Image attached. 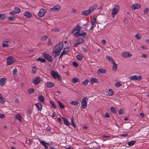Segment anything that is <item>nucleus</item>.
Listing matches in <instances>:
<instances>
[{
    "label": "nucleus",
    "instance_id": "f257e3e1",
    "mask_svg": "<svg viewBox=\"0 0 149 149\" xmlns=\"http://www.w3.org/2000/svg\"><path fill=\"white\" fill-rule=\"evenodd\" d=\"M51 75L55 79L57 78L59 81L62 80V78L61 76L59 75L57 72L53 70L51 72Z\"/></svg>",
    "mask_w": 149,
    "mask_h": 149
},
{
    "label": "nucleus",
    "instance_id": "f03ea898",
    "mask_svg": "<svg viewBox=\"0 0 149 149\" xmlns=\"http://www.w3.org/2000/svg\"><path fill=\"white\" fill-rule=\"evenodd\" d=\"M63 48V43L60 42L55 46L53 49L54 51L60 52Z\"/></svg>",
    "mask_w": 149,
    "mask_h": 149
},
{
    "label": "nucleus",
    "instance_id": "7ed1b4c3",
    "mask_svg": "<svg viewBox=\"0 0 149 149\" xmlns=\"http://www.w3.org/2000/svg\"><path fill=\"white\" fill-rule=\"evenodd\" d=\"M87 100H88V99L86 97H84L82 99L81 106L83 109L86 108L87 106Z\"/></svg>",
    "mask_w": 149,
    "mask_h": 149
},
{
    "label": "nucleus",
    "instance_id": "20e7f679",
    "mask_svg": "<svg viewBox=\"0 0 149 149\" xmlns=\"http://www.w3.org/2000/svg\"><path fill=\"white\" fill-rule=\"evenodd\" d=\"M7 64L8 65H11L15 62V59L12 56H9L7 59Z\"/></svg>",
    "mask_w": 149,
    "mask_h": 149
},
{
    "label": "nucleus",
    "instance_id": "39448f33",
    "mask_svg": "<svg viewBox=\"0 0 149 149\" xmlns=\"http://www.w3.org/2000/svg\"><path fill=\"white\" fill-rule=\"evenodd\" d=\"M129 79H130L131 80H136L139 81L141 79L142 77L141 76H137V75H135L133 76H130L129 77Z\"/></svg>",
    "mask_w": 149,
    "mask_h": 149
},
{
    "label": "nucleus",
    "instance_id": "423d86ee",
    "mask_svg": "<svg viewBox=\"0 0 149 149\" xmlns=\"http://www.w3.org/2000/svg\"><path fill=\"white\" fill-rule=\"evenodd\" d=\"M122 55L124 58H127L130 57L132 55L129 52H124L122 53Z\"/></svg>",
    "mask_w": 149,
    "mask_h": 149
},
{
    "label": "nucleus",
    "instance_id": "0eeeda50",
    "mask_svg": "<svg viewBox=\"0 0 149 149\" xmlns=\"http://www.w3.org/2000/svg\"><path fill=\"white\" fill-rule=\"evenodd\" d=\"M41 80V79L40 77H37L33 79V82L35 85H36L40 82Z\"/></svg>",
    "mask_w": 149,
    "mask_h": 149
},
{
    "label": "nucleus",
    "instance_id": "6e6552de",
    "mask_svg": "<svg viewBox=\"0 0 149 149\" xmlns=\"http://www.w3.org/2000/svg\"><path fill=\"white\" fill-rule=\"evenodd\" d=\"M44 56L45 58L49 62H51L53 60L52 58L49 54H44Z\"/></svg>",
    "mask_w": 149,
    "mask_h": 149
},
{
    "label": "nucleus",
    "instance_id": "1a4fd4ad",
    "mask_svg": "<svg viewBox=\"0 0 149 149\" xmlns=\"http://www.w3.org/2000/svg\"><path fill=\"white\" fill-rule=\"evenodd\" d=\"M47 12V10H39L38 15L40 17H43Z\"/></svg>",
    "mask_w": 149,
    "mask_h": 149
},
{
    "label": "nucleus",
    "instance_id": "9d476101",
    "mask_svg": "<svg viewBox=\"0 0 149 149\" xmlns=\"http://www.w3.org/2000/svg\"><path fill=\"white\" fill-rule=\"evenodd\" d=\"M80 30V27L79 26H76L74 28L73 32H75L77 31V32L74 33V36L76 35H77L78 33L79 32Z\"/></svg>",
    "mask_w": 149,
    "mask_h": 149
},
{
    "label": "nucleus",
    "instance_id": "9b49d317",
    "mask_svg": "<svg viewBox=\"0 0 149 149\" xmlns=\"http://www.w3.org/2000/svg\"><path fill=\"white\" fill-rule=\"evenodd\" d=\"M81 31V32H79L78 33V34H77V35H76L74 37H77L80 36H81L84 37V36L86 35V33L82 31Z\"/></svg>",
    "mask_w": 149,
    "mask_h": 149
},
{
    "label": "nucleus",
    "instance_id": "f8f14e48",
    "mask_svg": "<svg viewBox=\"0 0 149 149\" xmlns=\"http://www.w3.org/2000/svg\"><path fill=\"white\" fill-rule=\"evenodd\" d=\"M7 79L5 78H2L0 79V85L1 86L4 85Z\"/></svg>",
    "mask_w": 149,
    "mask_h": 149
},
{
    "label": "nucleus",
    "instance_id": "ddd939ff",
    "mask_svg": "<svg viewBox=\"0 0 149 149\" xmlns=\"http://www.w3.org/2000/svg\"><path fill=\"white\" fill-rule=\"evenodd\" d=\"M93 10H91V11L90 10H85L82 12L81 14L85 16L88 15L90 14L91 11L92 12Z\"/></svg>",
    "mask_w": 149,
    "mask_h": 149
},
{
    "label": "nucleus",
    "instance_id": "4468645a",
    "mask_svg": "<svg viewBox=\"0 0 149 149\" xmlns=\"http://www.w3.org/2000/svg\"><path fill=\"white\" fill-rule=\"evenodd\" d=\"M97 79L95 78L92 77L90 79V83L92 85H93L95 83H97Z\"/></svg>",
    "mask_w": 149,
    "mask_h": 149
},
{
    "label": "nucleus",
    "instance_id": "2eb2a0df",
    "mask_svg": "<svg viewBox=\"0 0 149 149\" xmlns=\"http://www.w3.org/2000/svg\"><path fill=\"white\" fill-rule=\"evenodd\" d=\"M102 138L103 139H106L104 140V139L103 140L104 141H106L107 140H110L111 139L113 138V137L111 136H106V135H103L102 136Z\"/></svg>",
    "mask_w": 149,
    "mask_h": 149
},
{
    "label": "nucleus",
    "instance_id": "dca6fc26",
    "mask_svg": "<svg viewBox=\"0 0 149 149\" xmlns=\"http://www.w3.org/2000/svg\"><path fill=\"white\" fill-rule=\"evenodd\" d=\"M24 15L27 18H30L32 16V14L29 12H25L24 13Z\"/></svg>",
    "mask_w": 149,
    "mask_h": 149
},
{
    "label": "nucleus",
    "instance_id": "f3484780",
    "mask_svg": "<svg viewBox=\"0 0 149 149\" xmlns=\"http://www.w3.org/2000/svg\"><path fill=\"white\" fill-rule=\"evenodd\" d=\"M62 118L63 121L64 123L67 126H69L70 123L68 121V120L67 119H66L64 117H62Z\"/></svg>",
    "mask_w": 149,
    "mask_h": 149
},
{
    "label": "nucleus",
    "instance_id": "a211bd4d",
    "mask_svg": "<svg viewBox=\"0 0 149 149\" xmlns=\"http://www.w3.org/2000/svg\"><path fill=\"white\" fill-rule=\"evenodd\" d=\"M46 87L47 88H51L55 86V84L54 83L51 82H47L46 84Z\"/></svg>",
    "mask_w": 149,
    "mask_h": 149
},
{
    "label": "nucleus",
    "instance_id": "6ab92c4d",
    "mask_svg": "<svg viewBox=\"0 0 149 149\" xmlns=\"http://www.w3.org/2000/svg\"><path fill=\"white\" fill-rule=\"evenodd\" d=\"M107 95L109 96H111L113 95V91L111 89L108 90L106 91Z\"/></svg>",
    "mask_w": 149,
    "mask_h": 149
},
{
    "label": "nucleus",
    "instance_id": "aec40b11",
    "mask_svg": "<svg viewBox=\"0 0 149 149\" xmlns=\"http://www.w3.org/2000/svg\"><path fill=\"white\" fill-rule=\"evenodd\" d=\"M118 12V10H112L111 15L113 18H114L115 17Z\"/></svg>",
    "mask_w": 149,
    "mask_h": 149
},
{
    "label": "nucleus",
    "instance_id": "412c9836",
    "mask_svg": "<svg viewBox=\"0 0 149 149\" xmlns=\"http://www.w3.org/2000/svg\"><path fill=\"white\" fill-rule=\"evenodd\" d=\"M60 52L57 51H54L53 52V55L54 57L55 58L56 56H58L60 55Z\"/></svg>",
    "mask_w": 149,
    "mask_h": 149
},
{
    "label": "nucleus",
    "instance_id": "4be33fe9",
    "mask_svg": "<svg viewBox=\"0 0 149 149\" xmlns=\"http://www.w3.org/2000/svg\"><path fill=\"white\" fill-rule=\"evenodd\" d=\"M35 105L39 111H40L42 110V106L40 103H36L35 104Z\"/></svg>",
    "mask_w": 149,
    "mask_h": 149
},
{
    "label": "nucleus",
    "instance_id": "5701e85b",
    "mask_svg": "<svg viewBox=\"0 0 149 149\" xmlns=\"http://www.w3.org/2000/svg\"><path fill=\"white\" fill-rule=\"evenodd\" d=\"M132 7H133L134 9H136L139 8L140 7V5L139 4L135 3L133 5Z\"/></svg>",
    "mask_w": 149,
    "mask_h": 149
},
{
    "label": "nucleus",
    "instance_id": "b1692460",
    "mask_svg": "<svg viewBox=\"0 0 149 149\" xmlns=\"http://www.w3.org/2000/svg\"><path fill=\"white\" fill-rule=\"evenodd\" d=\"M84 37H83V38H79L76 41L78 42L80 44L83 43L84 41Z\"/></svg>",
    "mask_w": 149,
    "mask_h": 149
},
{
    "label": "nucleus",
    "instance_id": "393cba45",
    "mask_svg": "<svg viewBox=\"0 0 149 149\" xmlns=\"http://www.w3.org/2000/svg\"><path fill=\"white\" fill-rule=\"evenodd\" d=\"M21 10H15V11L13 10L12 12H10V14L12 15H14L16 13H19L21 12Z\"/></svg>",
    "mask_w": 149,
    "mask_h": 149
},
{
    "label": "nucleus",
    "instance_id": "a878e982",
    "mask_svg": "<svg viewBox=\"0 0 149 149\" xmlns=\"http://www.w3.org/2000/svg\"><path fill=\"white\" fill-rule=\"evenodd\" d=\"M70 103L74 106H77L78 105V102L77 101L71 100L70 101Z\"/></svg>",
    "mask_w": 149,
    "mask_h": 149
},
{
    "label": "nucleus",
    "instance_id": "bb28decb",
    "mask_svg": "<svg viewBox=\"0 0 149 149\" xmlns=\"http://www.w3.org/2000/svg\"><path fill=\"white\" fill-rule=\"evenodd\" d=\"M107 58L110 62L112 63H114V61L111 56H108L107 57Z\"/></svg>",
    "mask_w": 149,
    "mask_h": 149
},
{
    "label": "nucleus",
    "instance_id": "cd10ccee",
    "mask_svg": "<svg viewBox=\"0 0 149 149\" xmlns=\"http://www.w3.org/2000/svg\"><path fill=\"white\" fill-rule=\"evenodd\" d=\"M40 143L42 145H43L45 147V148L46 149H47L48 148V146L46 144L47 143H46L44 141H42L40 142Z\"/></svg>",
    "mask_w": 149,
    "mask_h": 149
},
{
    "label": "nucleus",
    "instance_id": "c85d7f7f",
    "mask_svg": "<svg viewBox=\"0 0 149 149\" xmlns=\"http://www.w3.org/2000/svg\"><path fill=\"white\" fill-rule=\"evenodd\" d=\"M72 82L73 84H75L79 81V79L77 77H74L72 79Z\"/></svg>",
    "mask_w": 149,
    "mask_h": 149
},
{
    "label": "nucleus",
    "instance_id": "c756f323",
    "mask_svg": "<svg viewBox=\"0 0 149 149\" xmlns=\"http://www.w3.org/2000/svg\"><path fill=\"white\" fill-rule=\"evenodd\" d=\"M98 71L100 72V73L104 74L106 73V70L102 68H99L98 69Z\"/></svg>",
    "mask_w": 149,
    "mask_h": 149
},
{
    "label": "nucleus",
    "instance_id": "7c9ffc66",
    "mask_svg": "<svg viewBox=\"0 0 149 149\" xmlns=\"http://www.w3.org/2000/svg\"><path fill=\"white\" fill-rule=\"evenodd\" d=\"M38 99L39 100L42 102H44V97L42 95H39L38 97Z\"/></svg>",
    "mask_w": 149,
    "mask_h": 149
},
{
    "label": "nucleus",
    "instance_id": "2f4dec72",
    "mask_svg": "<svg viewBox=\"0 0 149 149\" xmlns=\"http://www.w3.org/2000/svg\"><path fill=\"white\" fill-rule=\"evenodd\" d=\"M113 68L112 70L113 71H116L117 69V66L116 64L114 62V63H113Z\"/></svg>",
    "mask_w": 149,
    "mask_h": 149
},
{
    "label": "nucleus",
    "instance_id": "473e14b6",
    "mask_svg": "<svg viewBox=\"0 0 149 149\" xmlns=\"http://www.w3.org/2000/svg\"><path fill=\"white\" fill-rule=\"evenodd\" d=\"M135 142V141L134 140H132L130 141H129L127 144L130 146H132L134 145Z\"/></svg>",
    "mask_w": 149,
    "mask_h": 149
},
{
    "label": "nucleus",
    "instance_id": "72a5a7b5",
    "mask_svg": "<svg viewBox=\"0 0 149 149\" xmlns=\"http://www.w3.org/2000/svg\"><path fill=\"white\" fill-rule=\"evenodd\" d=\"M36 60L38 61H41L42 63H45L46 61V60L44 58H38L36 59Z\"/></svg>",
    "mask_w": 149,
    "mask_h": 149
},
{
    "label": "nucleus",
    "instance_id": "f704fd0d",
    "mask_svg": "<svg viewBox=\"0 0 149 149\" xmlns=\"http://www.w3.org/2000/svg\"><path fill=\"white\" fill-rule=\"evenodd\" d=\"M15 118L17 119L19 121H21V116L20 114H18L17 115L15 116Z\"/></svg>",
    "mask_w": 149,
    "mask_h": 149
},
{
    "label": "nucleus",
    "instance_id": "c9c22d12",
    "mask_svg": "<svg viewBox=\"0 0 149 149\" xmlns=\"http://www.w3.org/2000/svg\"><path fill=\"white\" fill-rule=\"evenodd\" d=\"M6 18V17L3 14H0V19L4 20Z\"/></svg>",
    "mask_w": 149,
    "mask_h": 149
},
{
    "label": "nucleus",
    "instance_id": "e433bc0d",
    "mask_svg": "<svg viewBox=\"0 0 149 149\" xmlns=\"http://www.w3.org/2000/svg\"><path fill=\"white\" fill-rule=\"evenodd\" d=\"M61 8V7L59 6L56 5L53 8H50V9H60Z\"/></svg>",
    "mask_w": 149,
    "mask_h": 149
},
{
    "label": "nucleus",
    "instance_id": "4c0bfd02",
    "mask_svg": "<svg viewBox=\"0 0 149 149\" xmlns=\"http://www.w3.org/2000/svg\"><path fill=\"white\" fill-rule=\"evenodd\" d=\"M58 103L61 109H63L64 108V105L59 101H58Z\"/></svg>",
    "mask_w": 149,
    "mask_h": 149
},
{
    "label": "nucleus",
    "instance_id": "58836bf2",
    "mask_svg": "<svg viewBox=\"0 0 149 149\" xmlns=\"http://www.w3.org/2000/svg\"><path fill=\"white\" fill-rule=\"evenodd\" d=\"M89 81L88 79H86L85 80L82 82V84H84V85L86 86L88 84Z\"/></svg>",
    "mask_w": 149,
    "mask_h": 149
},
{
    "label": "nucleus",
    "instance_id": "ea45409f",
    "mask_svg": "<svg viewBox=\"0 0 149 149\" xmlns=\"http://www.w3.org/2000/svg\"><path fill=\"white\" fill-rule=\"evenodd\" d=\"M8 41H6L3 42V47H6L8 46Z\"/></svg>",
    "mask_w": 149,
    "mask_h": 149
},
{
    "label": "nucleus",
    "instance_id": "a19ab883",
    "mask_svg": "<svg viewBox=\"0 0 149 149\" xmlns=\"http://www.w3.org/2000/svg\"><path fill=\"white\" fill-rule=\"evenodd\" d=\"M97 4H95L90 7L88 9H95L97 8Z\"/></svg>",
    "mask_w": 149,
    "mask_h": 149
},
{
    "label": "nucleus",
    "instance_id": "79ce46f5",
    "mask_svg": "<svg viewBox=\"0 0 149 149\" xmlns=\"http://www.w3.org/2000/svg\"><path fill=\"white\" fill-rule=\"evenodd\" d=\"M8 19L10 21H14L15 20V18L13 16H10L8 17Z\"/></svg>",
    "mask_w": 149,
    "mask_h": 149
},
{
    "label": "nucleus",
    "instance_id": "37998d69",
    "mask_svg": "<svg viewBox=\"0 0 149 149\" xmlns=\"http://www.w3.org/2000/svg\"><path fill=\"white\" fill-rule=\"evenodd\" d=\"M48 38L47 36H44L40 38V40L41 41H44L46 40Z\"/></svg>",
    "mask_w": 149,
    "mask_h": 149
},
{
    "label": "nucleus",
    "instance_id": "c03bdc74",
    "mask_svg": "<svg viewBox=\"0 0 149 149\" xmlns=\"http://www.w3.org/2000/svg\"><path fill=\"white\" fill-rule=\"evenodd\" d=\"M17 70L16 68H15L13 69V75L14 77H16L17 75Z\"/></svg>",
    "mask_w": 149,
    "mask_h": 149
},
{
    "label": "nucleus",
    "instance_id": "a18cd8bd",
    "mask_svg": "<svg viewBox=\"0 0 149 149\" xmlns=\"http://www.w3.org/2000/svg\"><path fill=\"white\" fill-rule=\"evenodd\" d=\"M37 70V68L36 67H33L32 70L33 73L34 74L36 72Z\"/></svg>",
    "mask_w": 149,
    "mask_h": 149
},
{
    "label": "nucleus",
    "instance_id": "49530a36",
    "mask_svg": "<svg viewBox=\"0 0 149 149\" xmlns=\"http://www.w3.org/2000/svg\"><path fill=\"white\" fill-rule=\"evenodd\" d=\"M77 59L79 60H81L82 59V56L80 55H78L77 56Z\"/></svg>",
    "mask_w": 149,
    "mask_h": 149
},
{
    "label": "nucleus",
    "instance_id": "de8ad7c7",
    "mask_svg": "<svg viewBox=\"0 0 149 149\" xmlns=\"http://www.w3.org/2000/svg\"><path fill=\"white\" fill-rule=\"evenodd\" d=\"M110 110L112 113H116V110H115V108L113 107H111L110 108Z\"/></svg>",
    "mask_w": 149,
    "mask_h": 149
},
{
    "label": "nucleus",
    "instance_id": "09e8293b",
    "mask_svg": "<svg viewBox=\"0 0 149 149\" xmlns=\"http://www.w3.org/2000/svg\"><path fill=\"white\" fill-rule=\"evenodd\" d=\"M70 48L69 47H67V48H65V47L63 51H64L65 53H67L68 52H69V50H70Z\"/></svg>",
    "mask_w": 149,
    "mask_h": 149
},
{
    "label": "nucleus",
    "instance_id": "8fccbe9b",
    "mask_svg": "<svg viewBox=\"0 0 149 149\" xmlns=\"http://www.w3.org/2000/svg\"><path fill=\"white\" fill-rule=\"evenodd\" d=\"M96 146H95V148H87L86 149H100V147L98 145H96Z\"/></svg>",
    "mask_w": 149,
    "mask_h": 149
},
{
    "label": "nucleus",
    "instance_id": "3c124183",
    "mask_svg": "<svg viewBox=\"0 0 149 149\" xmlns=\"http://www.w3.org/2000/svg\"><path fill=\"white\" fill-rule=\"evenodd\" d=\"M50 103L53 106L54 109H56V105L54 104V103L53 102L50 101Z\"/></svg>",
    "mask_w": 149,
    "mask_h": 149
},
{
    "label": "nucleus",
    "instance_id": "603ef678",
    "mask_svg": "<svg viewBox=\"0 0 149 149\" xmlns=\"http://www.w3.org/2000/svg\"><path fill=\"white\" fill-rule=\"evenodd\" d=\"M71 123L72 126L74 127H75L76 125L73 121V117H72L71 119Z\"/></svg>",
    "mask_w": 149,
    "mask_h": 149
},
{
    "label": "nucleus",
    "instance_id": "864d4df0",
    "mask_svg": "<svg viewBox=\"0 0 149 149\" xmlns=\"http://www.w3.org/2000/svg\"><path fill=\"white\" fill-rule=\"evenodd\" d=\"M34 92V89L33 88H30L29 89L28 92L30 94L33 93Z\"/></svg>",
    "mask_w": 149,
    "mask_h": 149
},
{
    "label": "nucleus",
    "instance_id": "5fc2aeb1",
    "mask_svg": "<svg viewBox=\"0 0 149 149\" xmlns=\"http://www.w3.org/2000/svg\"><path fill=\"white\" fill-rule=\"evenodd\" d=\"M120 83L119 82H117L115 84V86L117 87H118L121 86Z\"/></svg>",
    "mask_w": 149,
    "mask_h": 149
},
{
    "label": "nucleus",
    "instance_id": "6e6d98bb",
    "mask_svg": "<svg viewBox=\"0 0 149 149\" xmlns=\"http://www.w3.org/2000/svg\"><path fill=\"white\" fill-rule=\"evenodd\" d=\"M0 102L1 104H3L5 102V100L3 97L0 98Z\"/></svg>",
    "mask_w": 149,
    "mask_h": 149
},
{
    "label": "nucleus",
    "instance_id": "4d7b16f0",
    "mask_svg": "<svg viewBox=\"0 0 149 149\" xmlns=\"http://www.w3.org/2000/svg\"><path fill=\"white\" fill-rule=\"evenodd\" d=\"M118 113L120 114H122L124 113L123 110L120 109L118 110Z\"/></svg>",
    "mask_w": 149,
    "mask_h": 149
},
{
    "label": "nucleus",
    "instance_id": "13d9d810",
    "mask_svg": "<svg viewBox=\"0 0 149 149\" xmlns=\"http://www.w3.org/2000/svg\"><path fill=\"white\" fill-rule=\"evenodd\" d=\"M96 21V17L94 18L91 21V23H93V24H94V23Z\"/></svg>",
    "mask_w": 149,
    "mask_h": 149
},
{
    "label": "nucleus",
    "instance_id": "bf43d9fd",
    "mask_svg": "<svg viewBox=\"0 0 149 149\" xmlns=\"http://www.w3.org/2000/svg\"><path fill=\"white\" fill-rule=\"evenodd\" d=\"M72 64L75 67H77L78 65V64L75 62H73Z\"/></svg>",
    "mask_w": 149,
    "mask_h": 149
},
{
    "label": "nucleus",
    "instance_id": "052dcab7",
    "mask_svg": "<svg viewBox=\"0 0 149 149\" xmlns=\"http://www.w3.org/2000/svg\"><path fill=\"white\" fill-rule=\"evenodd\" d=\"M136 38H137L138 39H141V37L138 34H136V35L135 36Z\"/></svg>",
    "mask_w": 149,
    "mask_h": 149
},
{
    "label": "nucleus",
    "instance_id": "680f3d73",
    "mask_svg": "<svg viewBox=\"0 0 149 149\" xmlns=\"http://www.w3.org/2000/svg\"><path fill=\"white\" fill-rule=\"evenodd\" d=\"M82 50L84 52L86 53L87 52V49L85 47H82Z\"/></svg>",
    "mask_w": 149,
    "mask_h": 149
},
{
    "label": "nucleus",
    "instance_id": "e2e57ef3",
    "mask_svg": "<svg viewBox=\"0 0 149 149\" xmlns=\"http://www.w3.org/2000/svg\"><path fill=\"white\" fill-rule=\"evenodd\" d=\"M141 56L142 58H146L147 57L146 55L143 54L141 55Z\"/></svg>",
    "mask_w": 149,
    "mask_h": 149
},
{
    "label": "nucleus",
    "instance_id": "0e129e2a",
    "mask_svg": "<svg viewBox=\"0 0 149 149\" xmlns=\"http://www.w3.org/2000/svg\"><path fill=\"white\" fill-rule=\"evenodd\" d=\"M119 7L118 5L116 6L112 9H119Z\"/></svg>",
    "mask_w": 149,
    "mask_h": 149
},
{
    "label": "nucleus",
    "instance_id": "69168bd1",
    "mask_svg": "<svg viewBox=\"0 0 149 149\" xmlns=\"http://www.w3.org/2000/svg\"><path fill=\"white\" fill-rule=\"evenodd\" d=\"M5 117V115L3 114L0 113V118H3Z\"/></svg>",
    "mask_w": 149,
    "mask_h": 149
},
{
    "label": "nucleus",
    "instance_id": "338daca9",
    "mask_svg": "<svg viewBox=\"0 0 149 149\" xmlns=\"http://www.w3.org/2000/svg\"><path fill=\"white\" fill-rule=\"evenodd\" d=\"M79 44H80L78 42H77L76 43H75L74 44L73 46L74 47H77Z\"/></svg>",
    "mask_w": 149,
    "mask_h": 149
},
{
    "label": "nucleus",
    "instance_id": "774afa93",
    "mask_svg": "<svg viewBox=\"0 0 149 149\" xmlns=\"http://www.w3.org/2000/svg\"><path fill=\"white\" fill-rule=\"evenodd\" d=\"M141 47L142 49H148L147 47H146L143 45H141Z\"/></svg>",
    "mask_w": 149,
    "mask_h": 149
}]
</instances>
